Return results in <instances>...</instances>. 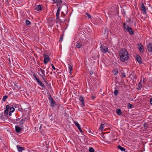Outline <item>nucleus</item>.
<instances>
[{
	"label": "nucleus",
	"instance_id": "nucleus-14",
	"mask_svg": "<svg viewBox=\"0 0 152 152\" xmlns=\"http://www.w3.org/2000/svg\"><path fill=\"white\" fill-rule=\"evenodd\" d=\"M49 101L50 103L51 106L52 107H53L56 104L55 102L54 101L53 99Z\"/></svg>",
	"mask_w": 152,
	"mask_h": 152
},
{
	"label": "nucleus",
	"instance_id": "nucleus-5",
	"mask_svg": "<svg viewBox=\"0 0 152 152\" xmlns=\"http://www.w3.org/2000/svg\"><path fill=\"white\" fill-rule=\"evenodd\" d=\"M140 8L141 10L142 11L143 13L145 14H146V8L142 2L140 3Z\"/></svg>",
	"mask_w": 152,
	"mask_h": 152
},
{
	"label": "nucleus",
	"instance_id": "nucleus-1",
	"mask_svg": "<svg viewBox=\"0 0 152 152\" xmlns=\"http://www.w3.org/2000/svg\"><path fill=\"white\" fill-rule=\"evenodd\" d=\"M120 60L122 62L127 61L129 59V53L125 49H122L119 53Z\"/></svg>",
	"mask_w": 152,
	"mask_h": 152
},
{
	"label": "nucleus",
	"instance_id": "nucleus-44",
	"mask_svg": "<svg viewBox=\"0 0 152 152\" xmlns=\"http://www.w3.org/2000/svg\"><path fill=\"white\" fill-rule=\"evenodd\" d=\"M39 75L42 78V79L44 78V77H45L44 76V75H42L39 73Z\"/></svg>",
	"mask_w": 152,
	"mask_h": 152
},
{
	"label": "nucleus",
	"instance_id": "nucleus-2",
	"mask_svg": "<svg viewBox=\"0 0 152 152\" xmlns=\"http://www.w3.org/2000/svg\"><path fill=\"white\" fill-rule=\"evenodd\" d=\"M127 30L125 31H127L129 32V34L130 35H132L134 34V31L132 29V28L128 25H127Z\"/></svg>",
	"mask_w": 152,
	"mask_h": 152
},
{
	"label": "nucleus",
	"instance_id": "nucleus-35",
	"mask_svg": "<svg viewBox=\"0 0 152 152\" xmlns=\"http://www.w3.org/2000/svg\"><path fill=\"white\" fill-rule=\"evenodd\" d=\"M74 123L77 127H78L80 126V125L78 124V122L77 121L74 122Z\"/></svg>",
	"mask_w": 152,
	"mask_h": 152
},
{
	"label": "nucleus",
	"instance_id": "nucleus-6",
	"mask_svg": "<svg viewBox=\"0 0 152 152\" xmlns=\"http://www.w3.org/2000/svg\"><path fill=\"white\" fill-rule=\"evenodd\" d=\"M10 108V106L9 105H7L6 106L5 110L4 111V114L5 116H7L8 115V111Z\"/></svg>",
	"mask_w": 152,
	"mask_h": 152
},
{
	"label": "nucleus",
	"instance_id": "nucleus-17",
	"mask_svg": "<svg viewBox=\"0 0 152 152\" xmlns=\"http://www.w3.org/2000/svg\"><path fill=\"white\" fill-rule=\"evenodd\" d=\"M139 50L140 51V52H143V46L141 45V44H140V45L139 47L138 48Z\"/></svg>",
	"mask_w": 152,
	"mask_h": 152
},
{
	"label": "nucleus",
	"instance_id": "nucleus-53",
	"mask_svg": "<svg viewBox=\"0 0 152 152\" xmlns=\"http://www.w3.org/2000/svg\"><path fill=\"white\" fill-rule=\"evenodd\" d=\"M77 128H78V129H81L80 126H80H79V127H77Z\"/></svg>",
	"mask_w": 152,
	"mask_h": 152
},
{
	"label": "nucleus",
	"instance_id": "nucleus-52",
	"mask_svg": "<svg viewBox=\"0 0 152 152\" xmlns=\"http://www.w3.org/2000/svg\"><path fill=\"white\" fill-rule=\"evenodd\" d=\"M79 131L81 133H83V131H82V130H81V129H79Z\"/></svg>",
	"mask_w": 152,
	"mask_h": 152
},
{
	"label": "nucleus",
	"instance_id": "nucleus-21",
	"mask_svg": "<svg viewBox=\"0 0 152 152\" xmlns=\"http://www.w3.org/2000/svg\"><path fill=\"white\" fill-rule=\"evenodd\" d=\"M82 47V44L80 43H77L76 45V47L77 48H80Z\"/></svg>",
	"mask_w": 152,
	"mask_h": 152
},
{
	"label": "nucleus",
	"instance_id": "nucleus-57",
	"mask_svg": "<svg viewBox=\"0 0 152 152\" xmlns=\"http://www.w3.org/2000/svg\"><path fill=\"white\" fill-rule=\"evenodd\" d=\"M50 74H52V72H50Z\"/></svg>",
	"mask_w": 152,
	"mask_h": 152
},
{
	"label": "nucleus",
	"instance_id": "nucleus-49",
	"mask_svg": "<svg viewBox=\"0 0 152 152\" xmlns=\"http://www.w3.org/2000/svg\"><path fill=\"white\" fill-rule=\"evenodd\" d=\"M12 113V112H9V113H8V114H9V116H11V115H12V113Z\"/></svg>",
	"mask_w": 152,
	"mask_h": 152
},
{
	"label": "nucleus",
	"instance_id": "nucleus-20",
	"mask_svg": "<svg viewBox=\"0 0 152 152\" xmlns=\"http://www.w3.org/2000/svg\"><path fill=\"white\" fill-rule=\"evenodd\" d=\"M68 68L69 69V72L71 73V70L72 69V65H70L69 64H68Z\"/></svg>",
	"mask_w": 152,
	"mask_h": 152
},
{
	"label": "nucleus",
	"instance_id": "nucleus-32",
	"mask_svg": "<svg viewBox=\"0 0 152 152\" xmlns=\"http://www.w3.org/2000/svg\"><path fill=\"white\" fill-rule=\"evenodd\" d=\"M40 71H41L42 74L43 75H44V77H45V71L44 70H43L41 68L40 69Z\"/></svg>",
	"mask_w": 152,
	"mask_h": 152
},
{
	"label": "nucleus",
	"instance_id": "nucleus-37",
	"mask_svg": "<svg viewBox=\"0 0 152 152\" xmlns=\"http://www.w3.org/2000/svg\"><path fill=\"white\" fill-rule=\"evenodd\" d=\"M143 125H144V126L145 127V128H147L148 127V124H147V123H145Z\"/></svg>",
	"mask_w": 152,
	"mask_h": 152
},
{
	"label": "nucleus",
	"instance_id": "nucleus-54",
	"mask_svg": "<svg viewBox=\"0 0 152 152\" xmlns=\"http://www.w3.org/2000/svg\"><path fill=\"white\" fill-rule=\"evenodd\" d=\"M20 118H18L16 119L17 121H18L19 120Z\"/></svg>",
	"mask_w": 152,
	"mask_h": 152
},
{
	"label": "nucleus",
	"instance_id": "nucleus-40",
	"mask_svg": "<svg viewBox=\"0 0 152 152\" xmlns=\"http://www.w3.org/2000/svg\"><path fill=\"white\" fill-rule=\"evenodd\" d=\"M86 15L89 18H91V16L88 13H86Z\"/></svg>",
	"mask_w": 152,
	"mask_h": 152
},
{
	"label": "nucleus",
	"instance_id": "nucleus-43",
	"mask_svg": "<svg viewBox=\"0 0 152 152\" xmlns=\"http://www.w3.org/2000/svg\"><path fill=\"white\" fill-rule=\"evenodd\" d=\"M96 96H92L91 97V98L93 100H94Z\"/></svg>",
	"mask_w": 152,
	"mask_h": 152
},
{
	"label": "nucleus",
	"instance_id": "nucleus-58",
	"mask_svg": "<svg viewBox=\"0 0 152 152\" xmlns=\"http://www.w3.org/2000/svg\"><path fill=\"white\" fill-rule=\"evenodd\" d=\"M3 117V116H0V117Z\"/></svg>",
	"mask_w": 152,
	"mask_h": 152
},
{
	"label": "nucleus",
	"instance_id": "nucleus-16",
	"mask_svg": "<svg viewBox=\"0 0 152 152\" xmlns=\"http://www.w3.org/2000/svg\"><path fill=\"white\" fill-rule=\"evenodd\" d=\"M15 129L16 132L17 133H19L21 131V129L20 127L18 126H15Z\"/></svg>",
	"mask_w": 152,
	"mask_h": 152
},
{
	"label": "nucleus",
	"instance_id": "nucleus-47",
	"mask_svg": "<svg viewBox=\"0 0 152 152\" xmlns=\"http://www.w3.org/2000/svg\"><path fill=\"white\" fill-rule=\"evenodd\" d=\"M53 1H54V3H57L58 0H53Z\"/></svg>",
	"mask_w": 152,
	"mask_h": 152
},
{
	"label": "nucleus",
	"instance_id": "nucleus-39",
	"mask_svg": "<svg viewBox=\"0 0 152 152\" xmlns=\"http://www.w3.org/2000/svg\"><path fill=\"white\" fill-rule=\"evenodd\" d=\"M51 66H52V67L53 68V69L54 70H55L56 69V68L54 66V65H53V64H51Z\"/></svg>",
	"mask_w": 152,
	"mask_h": 152
},
{
	"label": "nucleus",
	"instance_id": "nucleus-13",
	"mask_svg": "<svg viewBox=\"0 0 152 152\" xmlns=\"http://www.w3.org/2000/svg\"><path fill=\"white\" fill-rule=\"evenodd\" d=\"M116 112L117 114L119 116L121 115L122 113L121 110L119 109H117L116 110Z\"/></svg>",
	"mask_w": 152,
	"mask_h": 152
},
{
	"label": "nucleus",
	"instance_id": "nucleus-29",
	"mask_svg": "<svg viewBox=\"0 0 152 152\" xmlns=\"http://www.w3.org/2000/svg\"><path fill=\"white\" fill-rule=\"evenodd\" d=\"M49 96L48 99L49 101L53 99L50 93L49 94Z\"/></svg>",
	"mask_w": 152,
	"mask_h": 152
},
{
	"label": "nucleus",
	"instance_id": "nucleus-7",
	"mask_svg": "<svg viewBox=\"0 0 152 152\" xmlns=\"http://www.w3.org/2000/svg\"><path fill=\"white\" fill-rule=\"evenodd\" d=\"M43 7L42 5H38L35 6V9L37 11H41L42 10V7Z\"/></svg>",
	"mask_w": 152,
	"mask_h": 152
},
{
	"label": "nucleus",
	"instance_id": "nucleus-9",
	"mask_svg": "<svg viewBox=\"0 0 152 152\" xmlns=\"http://www.w3.org/2000/svg\"><path fill=\"white\" fill-rule=\"evenodd\" d=\"M26 119V118L21 119L19 122L18 123V124L21 127L22 126L23 124L25 122Z\"/></svg>",
	"mask_w": 152,
	"mask_h": 152
},
{
	"label": "nucleus",
	"instance_id": "nucleus-8",
	"mask_svg": "<svg viewBox=\"0 0 152 152\" xmlns=\"http://www.w3.org/2000/svg\"><path fill=\"white\" fill-rule=\"evenodd\" d=\"M79 100L81 102V105L82 107L85 106L84 100L82 96H80L79 98Z\"/></svg>",
	"mask_w": 152,
	"mask_h": 152
},
{
	"label": "nucleus",
	"instance_id": "nucleus-38",
	"mask_svg": "<svg viewBox=\"0 0 152 152\" xmlns=\"http://www.w3.org/2000/svg\"><path fill=\"white\" fill-rule=\"evenodd\" d=\"M61 7V6H60L58 8L57 11L60 12Z\"/></svg>",
	"mask_w": 152,
	"mask_h": 152
},
{
	"label": "nucleus",
	"instance_id": "nucleus-42",
	"mask_svg": "<svg viewBox=\"0 0 152 152\" xmlns=\"http://www.w3.org/2000/svg\"><path fill=\"white\" fill-rule=\"evenodd\" d=\"M35 80L37 81V83H38L39 82V81H40L39 80V79H38V78H37V79H35Z\"/></svg>",
	"mask_w": 152,
	"mask_h": 152
},
{
	"label": "nucleus",
	"instance_id": "nucleus-26",
	"mask_svg": "<svg viewBox=\"0 0 152 152\" xmlns=\"http://www.w3.org/2000/svg\"><path fill=\"white\" fill-rule=\"evenodd\" d=\"M26 24L27 25H31V23L30 21L26 19L25 21Z\"/></svg>",
	"mask_w": 152,
	"mask_h": 152
},
{
	"label": "nucleus",
	"instance_id": "nucleus-31",
	"mask_svg": "<svg viewBox=\"0 0 152 152\" xmlns=\"http://www.w3.org/2000/svg\"><path fill=\"white\" fill-rule=\"evenodd\" d=\"M88 151L89 152H94V150L92 147L89 148Z\"/></svg>",
	"mask_w": 152,
	"mask_h": 152
},
{
	"label": "nucleus",
	"instance_id": "nucleus-12",
	"mask_svg": "<svg viewBox=\"0 0 152 152\" xmlns=\"http://www.w3.org/2000/svg\"><path fill=\"white\" fill-rule=\"evenodd\" d=\"M17 147L18 150L19 152H22L24 150V148L19 146L18 145H17Z\"/></svg>",
	"mask_w": 152,
	"mask_h": 152
},
{
	"label": "nucleus",
	"instance_id": "nucleus-33",
	"mask_svg": "<svg viewBox=\"0 0 152 152\" xmlns=\"http://www.w3.org/2000/svg\"><path fill=\"white\" fill-rule=\"evenodd\" d=\"M57 6H59L60 4L62 3V0H58V1L57 2Z\"/></svg>",
	"mask_w": 152,
	"mask_h": 152
},
{
	"label": "nucleus",
	"instance_id": "nucleus-30",
	"mask_svg": "<svg viewBox=\"0 0 152 152\" xmlns=\"http://www.w3.org/2000/svg\"><path fill=\"white\" fill-rule=\"evenodd\" d=\"M8 96L7 95H5L3 96V98L2 99V100L4 102H5L6 99L7 98Z\"/></svg>",
	"mask_w": 152,
	"mask_h": 152
},
{
	"label": "nucleus",
	"instance_id": "nucleus-15",
	"mask_svg": "<svg viewBox=\"0 0 152 152\" xmlns=\"http://www.w3.org/2000/svg\"><path fill=\"white\" fill-rule=\"evenodd\" d=\"M142 83V80H140L139 82L138 83V88H137V89L138 90H140L142 88V85L141 84Z\"/></svg>",
	"mask_w": 152,
	"mask_h": 152
},
{
	"label": "nucleus",
	"instance_id": "nucleus-22",
	"mask_svg": "<svg viewBox=\"0 0 152 152\" xmlns=\"http://www.w3.org/2000/svg\"><path fill=\"white\" fill-rule=\"evenodd\" d=\"M59 13L60 12L57 11L56 13V19L58 20H59Z\"/></svg>",
	"mask_w": 152,
	"mask_h": 152
},
{
	"label": "nucleus",
	"instance_id": "nucleus-51",
	"mask_svg": "<svg viewBox=\"0 0 152 152\" xmlns=\"http://www.w3.org/2000/svg\"><path fill=\"white\" fill-rule=\"evenodd\" d=\"M150 103L151 104H152V98L150 100Z\"/></svg>",
	"mask_w": 152,
	"mask_h": 152
},
{
	"label": "nucleus",
	"instance_id": "nucleus-48",
	"mask_svg": "<svg viewBox=\"0 0 152 152\" xmlns=\"http://www.w3.org/2000/svg\"><path fill=\"white\" fill-rule=\"evenodd\" d=\"M122 13L123 14H124V13L125 14L124 10L123 9V10H122Z\"/></svg>",
	"mask_w": 152,
	"mask_h": 152
},
{
	"label": "nucleus",
	"instance_id": "nucleus-45",
	"mask_svg": "<svg viewBox=\"0 0 152 152\" xmlns=\"http://www.w3.org/2000/svg\"><path fill=\"white\" fill-rule=\"evenodd\" d=\"M33 76H34V77L35 78V79H37V77H36V75L34 73L33 74Z\"/></svg>",
	"mask_w": 152,
	"mask_h": 152
},
{
	"label": "nucleus",
	"instance_id": "nucleus-55",
	"mask_svg": "<svg viewBox=\"0 0 152 152\" xmlns=\"http://www.w3.org/2000/svg\"><path fill=\"white\" fill-rule=\"evenodd\" d=\"M92 73H93V72H90V74L91 75L92 74Z\"/></svg>",
	"mask_w": 152,
	"mask_h": 152
},
{
	"label": "nucleus",
	"instance_id": "nucleus-25",
	"mask_svg": "<svg viewBox=\"0 0 152 152\" xmlns=\"http://www.w3.org/2000/svg\"><path fill=\"white\" fill-rule=\"evenodd\" d=\"M15 86L17 89H18L20 88V86L19 85V84L18 83H16L15 84Z\"/></svg>",
	"mask_w": 152,
	"mask_h": 152
},
{
	"label": "nucleus",
	"instance_id": "nucleus-27",
	"mask_svg": "<svg viewBox=\"0 0 152 152\" xmlns=\"http://www.w3.org/2000/svg\"><path fill=\"white\" fill-rule=\"evenodd\" d=\"M10 112H13L15 110V108L13 107H11L10 108Z\"/></svg>",
	"mask_w": 152,
	"mask_h": 152
},
{
	"label": "nucleus",
	"instance_id": "nucleus-4",
	"mask_svg": "<svg viewBox=\"0 0 152 152\" xmlns=\"http://www.w3.org/2000/svg\"><path fill=\"white\" fill-rule=\"evenodd\" d=\"M43 55L44 56L43 62L45 64H46L50 61V59L49 58L48 55L45 54V53H44Z\"/></svg>",
	"mask_w": 152,
	"mask_h": 152
},
{
	"label": "nucleus",
	"instance_id": "nucleus-59",
	"mask_svg": "<svg viewBox=\"0 0 152 152\" xmlns=\"http://www.w3.org/2000/svg\"><path fill=\"white\" fill-rule=\"evenodd\" d=\"M125 152H127L126 151H125Z\"/></svg>",
	"mask_w": 152,
	"mask_h": 152
},
{
	"label": "nucleus",
	"instance_id": "nucleus-11",
	"mask_svg": "<svg viewBox=\"0 0 152 152\" xmlns=\"http://www.w3.org/2000/svg\"><path fill=\"white\" fill-rule=\"evenodd\" d=\"M136 59L139 64H142V63L141 57L139 55H137Z\"/></svg>",
	"mask_w": 152,
	"mask_h": 152
},
{
	"label": "nucleus",
	"instance_id": "nucleus-19",
	"mask_svg": "<svg viewBox=\"0 0 152 152\" xmlns=\"http://www.w3.org/2000/svg\"><path fill=\"white\" fill-rule=\"evenodd\" d=\"M104 124H101L99 128V129L101 131H102L104 128Z\"/></svg>",
	"mask_w": 152,
	"mask_h": 152
},
{
	"label": "nucleus",
	"instance_id": "nucleus-10",
	"mask_svg": "<svg viewBox=\"0 0 152 152\" xmlns=\"http://www.w3.org/2000/svg\"><path fill=\"white\" fill-rule=\"evenodd\" d=\"M147 49L150 52H152V43H149L147 46Z\"/></svg>",
	"mask_w": 152,
	"mask_h": 152
},
{
	"label": "nucleus",
	"instance_id": "nucleus-18",
	"mask_svg": "<svg viewBox=\"0 0 152 152\" xmlns=\"http://www.w3.org/2000/svg\"><path fill=\"white\" fill-rule=\"evenodd\" d=\"M118 148L122 151H125L126 149L122 147L121 145H119L118 147Z\"/></svg>",
	"mask_w": 152,
	"mask_h": 152
},
{
	"label": "nucleus",
	"instance_id": "nucleus-50",
	"mask_svg": "<svg viewBox=\"0 0 152 152\" xmlns=\"http://www.w3.org/2000/svg\"><path fill=\"white\" fill-rule=\"evenodd\" d=\"M43 80L46 83H47V81L46 80H45L44 78H43Z\"/></svg>",
	"mask_w": 152,
	"mask_h": 152
},
{
	"label": "nucleus",
	"instance_id": "nucleus-41",
	"mask_svg": "<svg viewBox=\"0 0 152 152\" xmlns=\"http://www.w3.org/2000/svg\"><path fill=\"white\" fill-rule=\"evenodd\" d=\"M63 39V37L61 36L60 38V41H62Z\"/></svg>",
	"mask_w": 152,
	"mask_h": 152
},
{
	"label": "nucleus",
	"instance_id": "nucleus-34",
	"mask_svg": "<svg viewBox=\"0 0 152 152\" xmlns=\"http://www.w3.org/2000/svg\"><path fill=\"white\" fill-rule=\"evenodd\" d=\"M127 25H126L125 23H124L123 25V27L124 28V30L126 31V30H127V27H126Z\"/></svg>",
	"mask_w": 152,
	"mask_h": 152
},
{
	"label": "nucleus",
	"instance_id": "nucleus-23",
	"mask_svg": "<svg viewBox=\"0 0 152 152\" xmlns=\"http://www.w3.org/2000/svg\"><path fill=\"white\" fill-rule=\"evenodd\" d=\"M112 72L114 75H116L118 73V71L117 69L114 70Z\"/></svg>",
	"mask_w": 152,
	"mask_h": 152
},
{
	"label": "nucleus",
	"instance_id": "nucleus-3",
	"mask_svg": "<svg viewBox=\"0 0 152 152\" xmlns=\"http://www.w3.org/2000/svg\"><path fill=\"white\" fill-rule=\"evenodd\" d=\"M101 50V52L103 53H105L106 52L109 53V51L108 50L107 48L104 45H102L100 47Z\"/></svg>",
	"mask_w": 152,
	"mask_h": 152
},
{
	"label": "nucleus",
	"instance_id": "nucleus-56",
	"mask_svg": "<svg viewBox=\"0 0 152 152\" xmlns=\"http://www.w3.org/2000/svg\"><path fill=\"white\" fill-rule=\"evenodd\" d=\"M124 76V77H125L126 76H125V75H124V76Z\"/></svg>",
	"mask_w": 152,
	"mask_h": 152
},
{
	"label": "nucleus",
	"instance_id": "nucleus-46",
	"mask_svg": "<svg viewBox=\"0 0 152 152\" xmlns=\"http://www.w3.org/2000/svg\"><path fill=\"white\" fill-rule=\"evenodd\" d=\"M105 33L104 34H105L106 33V32L107 31V32H108V29L106 28H105Z\"/></svg>",
	"mask_w": 152,
	"mask_h": 152
},
{
	"label": "nucleus",
	"instance_id": "nucleus-28",
	"mask_svg": "<svg viewBox=\"0 0 152 152\" xmlns=\"http://www.w3.org/2000/svg\"><path fill=\"white\" fill-rule=\"evenodd\" d=\"M39 85H40V86H41L44 87V88H45V86L42 83L41 81H39V82L38 83Z\"/></svg>",
	"mask_w": 152,
	"mask_h": 152
},
{
	"label": "nucleus",
	"instance_id": "nucleus-36",
	"mask_svg": "<svg viewBox=\"0 0 152 152\" xmlns=\"http://www.w3.org/2000/svg\"><path fill=\"white\" fill-rule=\"evenodd\" d=\"M132 106H133V105L132 104H131L129 103H128L127 104V107L128 108L132 107Z\"/></svg>",
	"mask_w": 152,
	"mask_h": 152
},
{
	"label": "nucleus",
	"instance_id": "nucleus-24",
	"mask_svg": "<svg viewBox=\"0 0 152 152\" xmlns=\"http://www.w3.org/2000/svg\"><path fill=\"white\" fill-rule=\"evenodd\" d=\"M118 90H115L113 92L114 95L115 96H117L118 94Z\"/></svg>",
	"mask_w": 152,
	"mask_h": 152
}]
</instances>
